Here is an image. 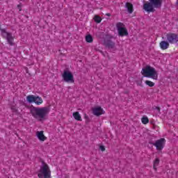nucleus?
I'll return each instance as SVG.
<instances>
[{"mask_svg": "<svg viewBox=\"0 0 178 178\" xmlns=\"http://www.w3.org/2000/svg\"><path fill=\"white\" fill-rule=\"evenodd\" d=\"M51 112L49 107H33L31 108V115L38 122H44L48 119V115Z\"/></svg>", "mask_w": 178, "mask_h": 178, "instance_id": "1", "label": "nucleus"}, {"mask_svg": "<svg viewBox=\"0 0 178 178\" xmlns=\"http://www.w3.org/2000/svg\"><path fill=\"white\" fill-rule=\"evenodd\" d=\"M141 73L144 77H148L149 79H152L153 80H158V72L155 68L147 65L143 68Z\"/></svg>", "mask_w": 178, "mask_h": 178, "instance_id": "2", "label": "nucleus"}, {"mask_svg": "<svg viewBox=\"0 0 178 178\" xmlns=\"http://www.w3.org/2000/svg\"><path fill=\"white\" fill-rule=\"evenodd\" d=\"M39 178H51V168L49 165L45 163H42L40 169L38 172Z\"/></svg>", "mask_w": 178, "mask_h": 178, "instance_id": "3", "label": "nucleus"}, {"mask_svg": "<svg viewBox=\"0 0 178 178\" xmlns=\"http://www.w3.org/2000/svg\"><path fill=\"white\" fill-rule=\"evenodd\" d=\"M26 101L29 104H35V105L40 106L44 104L42 97L40 96H35L34 95H29L26 97Z\"/></svg>", "mask_w": 178, "mask_h": 178, "instance_id": "4", "label": "nucleus"}, {"mask_svg": "<svg viewBox=\"0 0 178 178\" xmlns=\"http://www.w3.org/2000/svg\"><path fill=\"white\" fill-rule=\"evenodd\" d=\"M62 77L65 83H74V76L70 71L65 70L62 74Z\"/></svg>", "mask_w": 178, "mask_h": 178, "instance_id": "5", "label": "nucleus"}, {"mask_svg": "<svg viewBox=\"0 0 178 178\" xmlns=\"http://www.w3.org/2000/svg\"><path fill=\"white\" fill-rule=\"evenodd\" d=\"M117 30L118 31L119 35L123 37L124 35H129L127 29L124 27V24L122 22H118L116 24Z\"/></svg>", "mask_w": 178, "mask_h": 178, "instance_id": "6", "label": "nucleus"}, {"mask_svg": "<svg viewBox=\"0 0 178 178\" xmlns=\"http://www.w3.org/2000/svg\"><path fill=\"white\" fill-rule=\"evenodd\" d=\"M166 40L169 44H177L178 35L177 33H169L166 35Z\"/></svg>", "mask_w": 178, "mask_h": 178, "instance_id": "7", "label": "nucleus"}, {"mask_svg": "<svg viewBox=\"0 0 178 178\" xmlns=\"http://www.w3.org/2000/svg\"><path fill=\"white\" fill-rule=\"evenodd\" d=\"M165 143L166 140H165V138H161L160 140H157L154 143H153V145L156 147L157 151H162L165 147Z\"/></svg>", "mask_w": 178, "mask_h": 178, "instance_id": "8", "label": "nucleus"}, {"mask_svg": "<svg viewBox=\"0 0 178 178\" xmlns=\"http://www.w3.org/2000/svg\"><path fill=\"white\" fill-rule=\"evenodd\" d=\"M1 34L3 37H5L10 45H13V36H12V34L5 31L4 29H1Z\"/></svg>", "mask_w": 178, "mask_h": 178, "instance_id": "9", "label": "nucleus"}, {"mask_svg": "<svg viewBox=\"0 0 178 178\" xmlns=\"http://www.w3.org/2000/svg\"><path fill=\"white\" fill-rule=\"evenodd\" d=\"M93 115L95 116H101V115L105 114V111L101 106H96L92 109Z\"/></svg>", "mask_w": 178, "mask_h": 178, "instance_id": "10", "label": "nucleus"}, {"mask_svg": "<svg viewBox=\"0 0 178 178\" xmlns=\"http://www.w3.org/2000/svg\"><path fill=\"white\" fill-rule=\"evenodd\" d=\"M37 138L40 140L42 143H44L47 140V137L44 135V131H38L36 132Z\"/></svg>", "mask_w": 178, "mask_h": 178, "instance_id": "11", "label": "nucleus"}, {"mask_svg": "<svg viewBox=\"0 0 178 178\" xmlns=\"http://www.w3.org/2000/svg\"><path fill=\"white\" fill-rule=\"evenodd\" d=\"M143 9L146 12H154L155 10L154 9V5L151 3H146L143 5Z\"/></svg>", "mask_w": 178, "mask_h": 178, "instance_id": "12", "label": "nucleus"}, {"mask_svg": "<svg viewBox=\"0 0 178 178\" xmlns=\"http://www.w3.org/2000/svg\"><path fill=\"white\" fill-rule=\"evenodd\" d=\"M150 3L153 5L154 8H161L162 6L163 0H149Z\"/></svg>", "mask_w": 178, "mask_h": 178, "instance_id": "13", "label": "nucleus"}, {"mask_svg": "<svg viewBox=\"0 0 178 178\" xmlns=\"http://www.w3.org/2000/svg\"><path fill=\"white\" fill-rule=\"evenodd\" d=\"M160 48L163 50L168 49L169 48V42L168 41H161L159 44Z\"/></svg>", "mask_w": 178, "mask_h": 178, "instance_id": "14", "label": "nucleus"}, {"mask_svg": "<svg viewBox=\"0 0 178 178\" xmlns=\"http://www.w3.org/2000/svg\"><path fill=\"white\" fill-rule=\"evenodd\" d=\"M72 116L75 120H78L79 122H81L83 120L81 119V115L79 111L74 112L72 113Z\"/></svg>", "mask_w": 178, "mask_h": 178, "instance_id": "15", "label": "nucleus"}, {"mask_svg": "<svg viewBox=\"0 0 178 178\" xmlns=\"http://www.w3.org/2000/svg\"><path fill=\"white\" fill-rule=\"evenodd\" d=\"M159 159L156 158L154 162H153V169H154V170H157V168L158 166H159Z\"/></svg>", "mask_w": 178, "mask_h": 178, "instance_id": "16", "label": "nucleus"}, {"mask_svg": "<svg viewBox=\"0 0 178 178\" xmlns=\"http://www.w3.org/2000/svg\"><path fill=\"white\" fill-rule=\"evenodd\" d=\"M126 8H127L129 13H133V4H131L130 3H127Z\"/></svg>", "mask_w": 178, "mask_h": 178, "instance_id": "17", "label": "nucleus"}, {"mask_svg": "<svg viewBox=\"0 0 178 178\" xmlns=\"http://www.w3.org/2000/svg\"><path fill=\"white\" fill-rule=\"evenodd\" d=\"M141 122L143 124H147L149 123V120H148V117L147 116H143L141 119Z\"/></svg>", "mask_w": 178, "mask_h": 178, "instance_id": "18", "label": "nucleus"}, {"mask_svg": "<svg viewBox=\"0 0 178 178\" xmlns=\"http://www.w3.org/2000/svg\"><path fill=\"white\" fill-rule=\"evenodd\" d=\"M93 40H94L92 39V36H91V35H88L86 36V42L91 43V42H92Z\"/></svg>", "mask_w": 178, "mask_h": 178, "instance_id": "19", "label": "nucleus"}, {"mask_svg": "<svg viewBox=\"0 0 178 178\" xmlns=\"http://www.w3.org/2000/svg\"><path fill=\"white\" fill-rule=\"evenodd\" d=\"M145 83L147 86H149V87H154V86H155V83L151 81H145Z\"/></svg>", "mask_w": 178, "mask_h": 178, "instance_id": "20", "label": "nucleus"}, {"mask_svg": "<svg viewBox=\"0 0 178 178\" xmlns=\"http://www.w3.org/2000/svg\"><path fill=\"white\" fill-rule=\"evenodd\" d=\"M102 21V19H101L99 16L98 15L95 16V22H96V23H99Z\"/></svg>", "mask_w": 178, "mask_h": 178, "instance_id": "21", "label": "nucleus"}, {"mask_svg": "<svg viewBox=\"0 0 178 178\" xmlns=\"http://www.w3.org/2000/svg\"><path fill=\"white\" fill-rule=\"evenodd\" d=\"M108 48H110L111 49H113V48H115V43L113 42H110L108 44Z\"/></svg>", "mask_w": 178, "mask_h": 178, "instance_id": "22", "label": "nucleus"}, {"mask_svg": "<svg viewBox=\"0 0 178 178\" xmlns=\"http://www.w3.org/2000/svg\"><path fill=\"white\" fill-rule=\"evenodd\" d=\"M99 149H101V151H102V152H104V151H105V147L103 146V145H101V146L99 147Z\"/></svg>", "mask_w": 178, "mask_h": 178, "instance_id": "23", "label": "nucleus"}, {"mask_svg": "<svg viewBox=\"0 0 178 178\" xmlns=\"http://www.w3.org/2000/svg\"><path fill=\"white\" fill-rule=\"evenodd\" d=\"M156 109L158 111V112H160V108H159V107H156Z\"/></svg>", "mask_w": 178, "mask_h": 178, "instance_id": "24", "label": "nucleus"}, {"mask_svg": "<svg viewBox=\"0 0 178 178\" xmlns=\"http://www.w3.org/2000/svg\"><path fill=\"white\" fill-rule=\"evenodd\" d=\"M106 16H111V14H106Z\"/></svg>", "mask_w": 178, "mask_h": 178, "instance_id": "25", "label": "nucleus"}, {"mask_svg": "<svg viewBox=\"0 0 178 178\" xmlns=\"http://www.w3.org/2000/svg\"><path fill=\"white\" fill-rule=\"evenodd\" d=\"M17 6H18V8H20V5H18Z\"/></svg>", "mask_w": 178, "mask_h": 178, "instance_id": "26", "label": "nucleus"}, {"mask_svg": "<svg viewBox=\"0 0 178 178\" xmlns=\"http://www.w3.org/2000/svg\"><path fill=\"white\" fill-rule=\"evenodd\" d=\"M177 4L178 5V0L177 1Z\"/></svg>", "mask_w": 178, "mask_h": 178, "instance_id": "27", "label": "nucleus"}, {"mask_svg": "<svg viewBox=\"0 0 178 178\" xmlns=\"http://www.w3.org/2000/svg\"><path fill=\"white\" fill-rule=\"evenodd\" d=\"M11 109H14L13 107H12Z\"/></svg>", "mask_w": 178, "mask_h": 178, "instance_id": "28", "label": "nucleus"}, {"mask_svg": "<svg viewBox=\"0 0 178 178\" xmlns=\"http://www.w3.org/2000/svg\"><path fill=\"white\" fill-rule=\"evenodd\" d=\"M14 111H16V109H14Z\"/></svg>", "mask_w": 178, "mask_h": 178, "instance_id": "29", "label": "nucleus"}]
</instances>
